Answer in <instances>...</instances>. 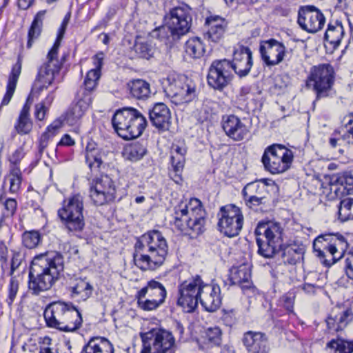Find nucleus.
<instances>
[{
    "instance_id": "1",
    "label": "nucleus",
    "mask_w": 353,
    "mask_h": 353,
    "mask_svg": "<svg viewBox=\"0 0 353 353\" xmlns=\"http://www.w3.org/2000/svg\"><path fill=\"white\" fill-rule=\"evenodd\" d=\"M256 236L258 252L265 258H271L279 251H282L285 263L294 265L303 256L304 248L297 244L283 245V228L274 222L259 223L254 231Z\"/></svg>"
},
{
    "instance_id": "2",
    "label": "nucleus",
    "mask_w": 353,
    "mask_h": 353,
    "mask_svg": "<svg viewBox=\"0 0 353 353\" xmlns=\"http://www.w3.org/2000/svg\"><path fill=\"white\" fill-rule=\"evenodd\" d=\"M64 269L61 254L50 252L36 256L28 274V289L33 295L50 290L59 278Z\"/></svg>"
},
{
    "instance_id": "3",
    "label": "nucleus",
    "mask_w": 353,
    "mask_h": 353,
    "mask_svg": "<svg viewBox=\"0 0 353 353\" xmlns=\"http://www.w3.org/2000/svg\"><path fill=\"white\" fill-rule=\"evenodd\" d=\"M168 254L165 238L158 230L149 231L139 238L134 245L133 259L141 270H155L163 265Z\"/></svg>"
},
{
    "instance_id": "4",
    "label": "nucleus",
    "mask_w": 353,
    "mask_h": 353,
    "mask_svg": "<svg viewBox=\"0 0 353 353\" xmlns=\"http://www.w3.org/2000/svg\"><path fill=\"white\" fill-rule=\"evenodd\" d=\"M191 11L185 3L170 8L163 17L164 24L152 31V37L172 48L190 32L192 21Z\"/></svg>"
},
{
    "instance_id": "5",
    "label": "nucleus",
    "mask_w": 353,
    "mask_h": 353,
    "mask_svg": "<svg viewBox=\"0 0 353 353\" xmlns=\"http://www.w3.org/2000/svg\"><path fill=\"white\" fill-rule=\"evenodd\" d=\"M206 213L200 200L191 199L188 203H180L174 208V224L181 232L197 236L205 231Z\"/></svg>"
},
{
    "instance_id": "6",
    "label": "nucleus",
    "mask_w": 353,
    "mask_h": 353,
    "mask_svg": "<svg viewBox=\"0 0 353 353\" xmlns=\"http://www.w3.org/2000/svg\"><path fill=\"white\" fill-rule=\"evenodd\" d=\"M112 123L119 137L130 140L139 137L143 133L147 125V121L137 109L124 107L115 112Z\"/></svg>"
},
{
    "instance_id": "7",
    "label": "nucleus",
    "mask_w": 353,
    "mask_h": 353,
    "mask_svg": "<svg viewBox=\"0 0 353 353\" xmlns=\"http://www.w3.org/2000/svg\"><path fill=\"white\" fill-rule=\"evenodd\" d=\"M345 239L339 234H325L317 236L313 242L315 255L326 267H330L338 261L347 248Z\"/></svg>"
},
{
    "instance_id": "8",
    "label": "nucleus",
    "mask_w": 353,
    "mask_h": 353,
    "mask_svg": "<svg viewBox=\"0 0 353 353\" xmlns=\"http://www.w3.org/2000/svg\"><path fill=\"white\" fill-rule=\"evenodd\" d=\"M334 82V71L330 64H320L311 68L306 86L316 94L314 103L331 95Z\"/></svg>"
},
{
    "instance_id": "9",
    "label": "nucleus",
    "mask_w": 353,
    "mask_h": 353,
    "mask_svg": "<svg viewBox=\"0 0 353 353\" xmlns=\"http://www.w3.org/2000/svg\"><path fill=\"white\" fill-rule=\"evenodd\" d=\"M70 14H68L63 19L61 26L59 30V34L57 39L48 52L47 55V61L44 63L39 69V80H41L48 84H52L56 74H58L63 62L65 59V56H63L61 60L57 58L58 50L61 44L63 35L65 32L66 27L68 24Z\"/></svg>"
},
{
    "instance_id": "10",
    "label": "nucleus",
    "mask_w": 353,
    "mask_h": 353,
    "mask_svg": "<svg viewBox=\"0 0 353 353\" xmlns=\"http://www.w3.org/2000/svg\"><path fill=\"white\" fill-rule=\"evenodd\" d=\"M293 158L291 150L281 144H273L265 150L261 161L266 171L276 174L288 170Z\"/></svg>"
},
{
    "instance_id": "11",
    "label": "nucleus",
    "mask_w": 353,
    "mask_h": 353,
    "mask_svg": "<svg viewBox=\"0 0 353 353\" xmlns=\"http://www.w3.org/2000/svg\"><path fill=\"white\" fill-rule=\"evenodd\" d=\"M83 211V196L77 194L68 199L67 203L59 210L58 215L69 232H79L85 226Z\"/></svg>"
},
{
    "instance_id": "12",
    "label": "nucleus",
    "mask_w": 353,
    "mask_h": 353,
    "mask_svg": "<svg viewBox=\"0 0 353 353\" xmlns=\"http://www.w3.org/2000/svg\"><path fill=\"white\" fill-rule=\"evenodd\" d=\"M141 353H174L175 339L172 334L162 329H152L141 333Z\"/></svg>"
},
{
    "instance_id": "13",
    "label": "nucleus",
    "mask_w": 353,
    "mask_h": 353,
    "mask_svg": "<svg viewBox=\"0 0 353 353\" xmlns=\"http://www.w3.org/2000/svg\"><path fill=\"white\" fill-rule=\"evenodd\" d=\"M217 216V228L221 234L230 238L239 234L243 228L244 218L239 207L233 204L222 206Z\"/></svg>"
},
{
    "instance_id": "14",
    "label": "nucleus",
    "mask_w": 353,
    "mask_h": 353,
    "mask_svg": "<svg viewBox=\"0 0 353 353\" xmlns=\"http://www.w3.org/2000/svg\"><path fill=\"white\" fill-rule=\"evenodd\" d=\"M161 85L167 97L176 105L190 102L196 97L194 87L185 83L174 76H168L163 79Z\"/></svg>"
},
{
    "instance_id": "15",
    "label": "nucleus",
    "mask_w": 353,
    "mask_h": 353,
    "mask_svg": "<svg viewBox=\"0 0 353 353\" xmlns=\"http://www.w3.org/2000/svg\"><path fill=\"white\" fill-rule=\"evenodd\" d=\"M116 185L107 174L93 179L90 187V197L96 205H103L116 198Z\"/></svg>"
},
{
    "instance_id": "16",
    "label": "nucleus",
    "mask_w": 353,
    "mask_h": 353,
    "mask_svg": "<svg viewBox=\"0 0 353 353\" xmlns=\"http://www.w3.org/2000/svg\"><path fill=\"white\" fill-rule=\"evenodd\" d=\"M233 77L231 61L225 59L214 60L211 63L207 75V82L214 90H223Z\"/></svg>"
},
{
    "instance_id": "17",
    "label": "nucleus",
    "mask_w": 353,
    "mask_h": 353,
    "mask_svg": "<svg viewBox=\"0 0 353 353\" xmlns=\"http://www.w3.org/2000/svg\"><path fill=\"white\" fill-rule=\"evenodd\" d=\"M203 281L199 276L192 280L185 281L179 286L178 305L185 312H192L197 307L200 296V285Z\"/></svg>"
},
{
    "instance_id": "18",
    "label": "nucleus",
    "mask_w": 353,
    "mask_h": 353,
    "mask_svg": "<svg viewBox=\"0 0 353 353\" xmlns=\"http://www.w3.org/2000/svg\"><path fill=\"white\" fill-rule=\"evenodd\" d=\"M297 22L303 30L316 33L323 28L325 18L314 6H305L299 8Z\"/></svg>"
},
{
    "instance_id": "19",
    "label": "nucleus",
    "mask_w": 353,
    "mask_h": 353,
    "mask_svg": "<svg viewBox=\"0 0 353 353\" xmlns=\"http://www.w3.org/2000/svg\"><path fill=\"white\" fill-rule=\"evenodd\" d=\"M259 51L265 64L268 66H273L283 61L286 48L283 43L274 39H270L261 43Z\"/></svg>"
},
{
    "instance_id": "20",
    "label": "nucleus",
    "mask_w": 353,
    "mask_h": 353,
    "mask_svg": "<svg viewBox=\"0 0 353 353\" xmlns=\"http://www.w3.org/2000/svg\"><path fill=\"white\" fill-rule=\"evenodd\" d=\"M50 85V84H48L41 80H39V74H37L32 91L28 96L23 108L21 109L17 121L14 125V129L18 134L21 135L28 134L32 130V122L30 118V105L29 104L31 95L34 94V92L36 89H38L39 92L43 88H46Z\"/></svg>"
},
{
    "instance_id": "21",
    "label": "nucleus",
    "mask_w": 353,
    "mask_h": 353,
    "mask_svg": "<svg viewBox=\"0 0 353 353\" xmlns=\"http://www.w3.org/2000/svg\"><path fill=\"white\" fill-rule=\"evenodd\" d=\"M242 342L248 353H270L268 336L261 332L248 331L243 334Z\"/></svg>"
},
{
    "instance_id": "22",
    "label": "nucleus",
    "mask_w": 353,
    "mask_h": 353,
    "mask_svg": "<svg viewBox=\"0 0 353 353\" xmlns=\"http://www.w3.org/2000/svg\"><path fill=\"white\" fill-rule=\"evenodd\" d=\"M330 198H341L353 191V174L344 172L333 175L330 181Z\"/></svg>"
},
{
    "instance_id": "23",
    "label": "nucleus",
    "mask_w": 353,
    "mask_h": 353,
    "mask_svg": "<svg viewBox=\"0 0 353 353\" xmlns=\"http://www.w3.org/2000/svg\"><path fill=\"white\" fill-rule=\"evenodd\" d=\"M222 128L228 137L236 141L246 139L250 132L249 128L234 114L223 117Z\"/></svg>"
},
{
    "instance_id": "24",
    "label": "nucleus",
    "mask_w": 353,
    "mask_h": 353,
    "mask_svg": "<svg viewBox=\"0 0 353 353\" xmlns=\"http://www.w3.org/2000/svg\"><path fill=\"white\" fill-rule=\"evenodd\" d=\"M92 103L91 94L88 93H77V101L72 103L65 113V120L70 125L77 124Z\"/></svg>"
},
{
    "instance_id": "25",
    "label": "nucleus",
    "mask_w": 353,
    "mask_h": 353,
    "mask_svg": "<svg viewBox=\"0 0 353 353\" xmlns=\"http://www.w3.org/2000/svg\"><path fill=\"white\" fill-rule=\"evenodd\" d=\"M231 65L232 70L240 77L247 76L252 66L251 50L248 47L241 46L234 52Z\"/></svg>"
},
{
    "instance_id": "26",
    "label": "nucleus",
    "mask_w": 353,
    "mask_h": 353,
    "mask_svg": "<svg viewBox=\"0 0 353 353\" xmlns=\"http://www.w3.org/2000/svg\"><path fill=\"white\" fill-rule=\"evenodd\" d=\"M199 300L208 312L216 311L221 304V290L217 285L201 284Z\"/></svg>"
},
{
    "instance_id": "27",
    "label": "nucleus",
    "mask_w": 353,
    "mask_h": 353,
    "mask_svg": "<svg viewBox=\"0 0 353 353\" xmlns=\"http://www.w3.org/2000/svg\"><path fill=\"white\" fill-rule=\"evenodd\" d=\"M73 305L71 303L63 301H54L50 303L44 311V318L48 327L57 328L67 312Z\"/></svg>"
},
{
    "instance_id": "28",
    "label": "nucleus",
    "mask_w": 353,
    "mask_h": 353,
    "mask_svg": "<svg viewBox=\"0 0 353 353\" xmlns=\"http://www.w3.org/2000/svg\"><path fill=\"white\" fill-rule=\"evenodd\" d=\"M208 30L203 36L208 41L213 43L219 42L225 32L228 23L225 19L219 16H210L205 20Z\"/></svg>"
},
{
    "instance_id": "29",
    "label": "nucleus",
    "mask_w": 353,
    "mask_h": 353,
    "mask_svg": "<svg viewBox=\"0 0 353 353\" xmlns=\"http://www.w3.org/2000/svg\"><path fill=\"white\" fill-rule=\"evenodd\" d=\"M67 289L70 292L72 298L83 301H86L92 296L94 290L92 285L86 279L78 277L70 279Z\"/></svg>"
},
{
    "instance_id": "30",
    "label": "nucleus",
    "mask_w": 353,
    "mask_h": 353,
    "mask_svg": "<svg viewBox=\"0 0 353 353\" xmlns=\"http://www.w3.org/2000/svg\"><path fill=\"white\" fill-rule=\"evenodd\" d=\"M149 117L152 125L157 128L161 130L168 129L171 114L169 108L163 103H156L149 111Z\"/></svg>"
},
{
    "instance_id": "31",
    "label": "nucleus",
    "mask_w": 353,
    "mask_h": 353,
    "mask_svg": "<svg viewBox=\"0 0 353 353\" xmlns=\"http://www.w3.org/2000/svg\"><path fill=\"white\" fill-rule=\"evenodd\" d=\"M82 321L80 312L73 305L70 307V310L67 312L56 329L64 332H74L81 327Z\"/></svg>"
},
{
    "instance_id": "32",
    "label": "nucleus",
    "mask_w": 353,
    "mask_h": 353,
    "mask_svg": "<svg viewBox=\"0 0 353 353\" xmlns=\"http://www.w3.org/2000/svg\"><path fill=\"white\" fill-rule=\"evenodd\" d=\"M81 353H114V348L107 339L93 337L83 346Z\"/></svg>"
},
{
    "instance_id": "33",
    "label": "nucleus",
    "mask_w": 353,
    "mask_h": 353,
    "mask_svg": "<svg viewBox=\"0 0 353 353\" xmlns=\"http://www.w3.org/2000/svg\"><path fill=\"white\" fill-rule=\"evenodd\" d=\"M85 162L92 172H99L103 163L101 150L94 142H89L85 148Z\"/></svg>"
},
{
    "instance_id": "34",
    "label": "nucleus",
    "mask_w": 353,
    "mask_h": 353,
    "mask_svg": "<svg viewBox=\"0 0 353 353\" xmlns=\"http://www.w3.org/2000/svg\"><path fill=\"white\" fill-rule=\"evenodd\" d=\"M21 68L22 59L20 57H19L17 61L12 66L11 72L8 77L6 92L2 100L3 105H7L10 101L15 91L19 77L21 72Z\"/></svg>"
},
{
    "instance_id": "35",
    "label": "nucleus",
    "mask_w": 353,
    "mask_h": 353,
    "mask_svg": "<svg viewBox=\"0 0 353 353\" xmlns=\"http://www.w3.org/2000/svg\"><path fill=\"white\" fill-rule=\"evenodd\" d=\"M139 292V296H148L149 298H154L163 303L167 296V292L163 285L154 279L149 281L146 286Z\"/></svg>"
},
{
    "instance_id": "36",
    "label": "nucleus",
    "mask_w": 353,
    "mask_h": 353,
    "mask_svg": "<svg viewBox=\"0 0 353 353\" xmlns=\"http://www.w3.org/2000/svg\"><path fill=\"white\" fill-rule=\"evenodd\" d=\"M344 34L345 31L342 23L336 21L328 24L324 39L335 48L340 44Z\"/></svg>"
},
{
    "instance_id": "37",
    "label": "nucleus",
    "mask_w": 353,
    "mask_h": 353,
    "mask_svg": "<svg viewBox=\"0 0 353 353\" xmlns=\"http://www.w3.org/2000/svg\"><path fill=\"white\" fill-rule=\"evenodd\" d=\"M251 277L250 268L243 264L237 267H232L230 270L228 281L230 285H241L243 283H248Z\"/></svg>"
},
{
    "instance_id": "38",
    "label": "nucleus",
    "mask_w": 353,
    "mask_h": 353,
    "mask_svg": "<svg viewBox=\"0 0 353 353\" xmlns=\"http://www.w3.org/2000/svg\"><path fill=\"white\" fill-rule=\"evenodd\" d=\"M128 86L130 95L135 99H145L150 94V84L144 80H133L128 84Z\"/></svg>"
},
{
    "instance_id": "39",
    "label": "nucleus",
    "mask_w": 353,
    "mask_h": 353,
    "mask_svg": "<svg viewBox=\"0 0 353 353\" xmlns=\"http://www.w3.org/2000/svg\"><path fill=\"white\" fill-rule=\"evenodd\" d=\"M185 52L190 58L195 59L201 58L205 52V48L201 38L198 37L190 38L185 42Z\"/></svg>"
},
{
    "instance_id": "40",
    "label": "nucleus",
    "mask_w": 353,
    "mask_h": 353,
    "mask_svg": "<svg viewBox=\"0 0 353 353\" xmlns=\"http://www.w3.org/2000/svg\"><path fill=\"white\" fill-rule=\"evenodd\" d=\"M61 127L62 120L61 119H56L48 127L47 130L41 134L38 145V152L40 155L42 154L48 146L50 139L58 133Z\"/></svg>"
},
{
    "instance_id": "41",
    "label": "nucleus",
    "mask_w": 353,
    "mask_h": 353,
    "mask_svg": "<svg viewBox=\"0 0 353 353\" xmlns=\"http://www.w3.org/2000/svg\"><path fill=\"white\" fill-rule=\"evenodd\" d=\"M46 14L45 10L39 11L36 16L31 24V26L28 31V39L27 42V48H30L32 46V43L34 39H37L41 31L43 19Z\"/></svg>"
},
{
    "instance_id": "42",
    "label": "nucleus",
    "mask_w": 353,
    "mask_h": 353,
    "mask_svg": "<svg viewBox=\"0 0 353 353\" xmlns=\"http://www.w3.org/2000/svg\"><path fill=\"white\" fill-rule=\"evenodd\" d=\"M327 347L334 350V353H352L353 340L347 341L338 337L327 343Z\"/></svg>"
},
{
    "instance_id": "43",
    "label": "nucleus",
    "mask_w": 353,
    "mask_h": 353,
    "mask_svg": "<svg viewBox=\"0 0 353 353\" xmlns=\"http://www.w3.org/2000/svg\"><path fill=\"white\" fill-rule=\"evenodd\" d=\"M134 49L137 55L143 59H149L153 56L154 47L151 42L137 38L134 45Z\"/></svg>"
},
{
    "instance_id": "44",
    "label": "nucleus",
    "mask_w": 353,
    "mask_h": 353,
    "mask_svg": "<svg viewBox=\"0 0 353 353\" xmlns=\"http://www.w3.org/2000/svg\"><path fill=\"white\" fill-rule=\"evenodd\" d=\"M170 162L172 170L170 172L172 178L178 183L181 179V175L183 170L185 157L181 154H171Z\"/></svg>"
},
{
    "instance_id": "45",
    "label": "nucleus",
    "mask_w": 353,
    "mask_h": 353,
    "mask_svg": "<svg viewBox=\"0 0 353 353\" xmlns=\"http://www.w3.org/2000/svg\"><path fill=\"white\" fill-rule=\"evenodd\" d=\"M146 152L147 149L143 142H135L125 149L127 158L131 161H137L141 159Z\"/></svg>"
},
{
    "instance_id": "46",
    "label": "nucleus",
    "mask_w": 353,
    "mask_h": 353,
    "mask_svg": "<svg viewBox=\"0 0 353 353\" xmlns=\"http://www.w3.org/2000/svg\"><path fill=\"white\" fill-rule=\"evenodd\" d=\"M348 137L345 135V132L343 134L340 133H337L335 131L329 138L328 144L331 149L337 152L339 154H343L344 152V148L347 145H350L347 143Z\"/></svg>"
},
{
    "instance_id": "47",
    "label": "nucleus",
    "mask_w": 353,
    "mask_h": 353,
    "mask_svg": "<svg viewBox=\"0 0 353 353\" xmlns=\"http://www.w3.org/2000/svg\"><path fill=\"white\" fill-rule=\"evenodd\" d=\"M339 219L344 222L353 220V198H345L339 205Z\"/></svg>"
},
{
    "instance_id": "48",
    "label": "nucleus",
    "mask_w": 353,
    "mask_h": 353,
    "mask_svg": "<svg viewBox=\"0 0 353 353\" xmlns=\"http://www.w3.org/2000/svg\"><path fill=\"white\" fill-rule=\"evenodd\" d=\"M101 72L97 70H90L88 72L84 80V88L79 91L81 93H88L90 94L97 85V81L100 78Z\"/></svg>"
},
{
    "instance_id": "49",
    "label": "nucleus",
    "mask_w": 353,
    "mask_h": 353,
    "mask_svg": "<svg viewBox=\"0 0 353 353\" xmlns=\"http://www.w3.org/2000/svg\"><path fill=\"white\" fill-rule=\"evenodd\" d=\"M137 303L139 307L145 311H152L159 307L163 302L149 296H139V292L137 294Z\"/></svg>"
},
{
    "instance_id": "50",
    "label": "nucleus",
    "mask_w": 353,
    "mask_h": 353,
    "mask_svg": "<svg viewBox=\"0 0 353 353\" xmlns=\"http://www.w3.org/2000/svg\"><path fill=\"white\" fill-rule=\"evenodd\" d=\"M222 332L219 327L207 328L203 335L205 340L211 345L219 346L221 343Z\"/></svg>"
},
{
    "instance_id": "51",
    "label": "nucleus",
    "mask_w": 353,
    "mask_h": 353,
    "mask_svg": "<svg viewBox=\"0 0 353 353\" xmlns=\"http://www.w3.org/2000/svg\"><path fill=\"white\" fill-rule=\"evenodd\" d=\"M266 192V185L259 181L248 183L242 190L243 196L250 195H265Z\"/></svg>"
},
{
    "instance_id": "52",
    "label": "nucleus",
    "mask_w": 353,
    "mask_h": 353,
    "mask_svg": "<svg viewBox=\"0 0 353 353\" xmlns=\"http://www.w3.org/2000/svg\"><path fill=\"white\" fill-rule=\"evenodd\" d=\"M54 100L53 94H50L43 101L36 104L34 107V117L39 121H43L48 110V108Z\"/></svg>"
},
{
    "instance_id": "53",
    "label": "nucleus",
    "mask_w": 353,
    "mask_h": 353,
    "mask_svg": "<svg viewBox=\"0 0 353 353\" xmlns=\"http://www.w3.org/2000/svg\"><path fill=\"white\" fill-rule=\"evenodd\" d=\"M41 241V236L37 231L26 232L23 234V244L28 249L37 247Z\"/></svg>"
},
{
    "instance_id": "54",
    "label": "nucleus",
    "mask_w": 353,
    "mask_h": 353,
    "mask_svg": "<svg viewBox=\"0 0 353 353\" xmlns=\"http://www.w3.org/2000/svg\"><path fill=\"white\" fill-rule=\"evenodd\" d=\"M10 179V190L11 192H17L21 183V172L18 166H12L9 175Z\"/></svg>"
},
{
    "instance_id": "55",
    "label": "nucleus",
    "mask_w": 353,
    "mask_h": 353,
    "mask_svg": "<svg viewBox=\"0 0 353 353\" xmlns=\"http://www.w3.org/2000/svg\"><path fill=\"white\" fill-rule=\"evenodd\" d=\"M334 309L337 310L339 319V325L337 327L343 330L353 320V312L351 309L339 306L335 307Z\"/></svg>"
},
{
    "instance_id": "56",
    "label": "nucleus",
    "mask_w": 353,
    "mask_h": 353,
    "mask_svg": "<svg viewBox=\"0 0 353 353\" xmlns=\"http://www.w3.org/2000/svg\"><path fill=\"white\" fill-rule=\"evenodd\" d=\"M342 123L346 129L345 134L348 137L347 143L353 145V114H350L344 117Z\"/></svg>"
},
{
    "instance_id": "57",
    "label": "nucleus",
    "mask_w": 353,
    "mask_h": 353,
    "mask_svg": "<svg viewBox=\"0 0 353 353\" xmlns=\"http://www.w3.org/2000/svg\"><path fill=\"white\" fill-rule=\"evenodd\" d=\"M23 260V256L20 252L12 251V258L10 261V268L8 271V275L13 276V274L17 269L21 265Z\"/></svg>"
},
{
    "instance_id": "58",
    "label": "nucleus",
    "mask_w": 353,
    "mask_h": 353,
    "mask_svg": "<svg viewBox=\"0 0 353 353\" xmlns=\"http://www.w3.org/2000/svg\"><path fill=\"white\" fill-rule=\"evenodd\" d=\"M19 290V281L15 276H12L8 286V296L6 300L8 304L11 305L14 301Z\"/></svg>"
},
{
    "instance_id": "59",
    "label": "nucleus",
    "mask_w": 353,
    "mask_h": 353,
    "mask_svg": "<svg viewBox=\"0 0 353 353\" xmlns=\"http://www.w3.org/2000/svg\"><path fill=\"white\" fill-rule=\"evenodd\" d=\"M339 319L337 315V310H335L334 307L332 310L330 315L326 319L327 327L330 330L339 332L342 330V328H338L339 325Z\"/></svg>"
},
{
    "instance_id": "60",
    "label": "nucleus",
    "mask_w": 353,
    "mask_h": 353,
    "mask_svg": "<svg viewBox=\"0 0 353 353\" xmlns=\"http://www.w3.org/2000/svg\"><path fill=\"white\" fill-rule=\"evenodd\" d=\"M0 262L2 274L8 270V250L3 241H0Z\"/></svg>"
},
{
    "instance_id": "61",
    "label": "nucleus",
    "mask_w": 353,
    "mask_h": 353,
    "mask_svg": "<svg viewBox=\"0 0 353 353\" xmlns=\"http://www.w3.org/2000/svg\"><path fill=\"white\" fill-rule=\"evenodd\" d=\"M265 195H250L243 196L246 206L250 208L259 206L264 203Z\"/></svg>"
},
{
    "instance_id": "62",
    "label": "nucleus",
    "mask_w": 353,
    "mask_h": 353,
    "mask_svg": "<svg viewBox=\"0 0 353 353\" xmlns=\"http://www.w3.org/2000/svg\"><path fill=\"white\" fill-rule=\"evenodd\" d=\"M281 301L283 302V307L288 310L289 312L294 313V296L292 294H285L281 299Z\"/></svg>"
},
{
    "instance_id": "63",
    "label": "nucleus",
    "mask_w": 353,
    "mask_h": 353,
    "mask_svg": "<svg viewBox=\"0 0 353 353\" xmlns=\"http://www.w3.org/2000/svg\"><path fill=\"white\" fill-rule=\"evenodd\" d=\"M6 209V215L7 216H12L15 213L17 210V203L14 199H8L4 203Z\"/></svg>"
},
{
    "instance_id": "64",
    "label": "nucleus",
    "mask_w": 353,
    "mask_h": 353,
    "mask_svg": "<svg viewBox=\"0 0 353 353\" xmlns=\"http://www.w3.org/2000/svg\"><path fill=\"white\" fill-rule=\"evenodd\" d=\"M345 272L347 277L353 280V255L350 254L345 259Z\"/></svg>"
}]
</instances>
